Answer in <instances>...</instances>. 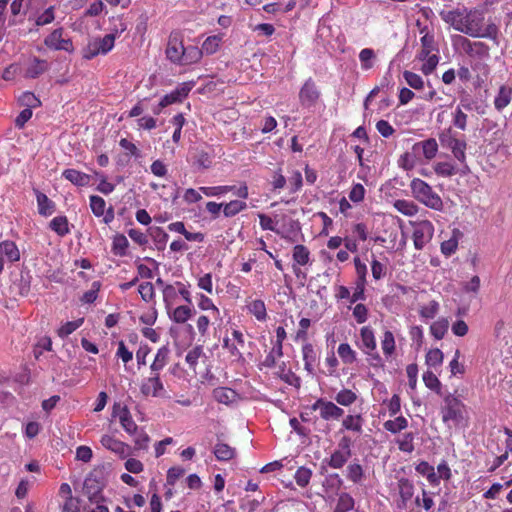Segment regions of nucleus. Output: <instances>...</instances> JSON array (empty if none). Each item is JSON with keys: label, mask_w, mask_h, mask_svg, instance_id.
<instances>
[{"label": "nucleus", "mask_w": 512, "mask_h": 512, "mask_svg": "<svg viewBox=\"0 0 512 512\" xmlns=\"http://www.w3.org/2000/svg\"><path fill=\"white\" fill-rule=\"evenodd\" d=\"M440 17L453 29L472 38L497 40L499 37V28L492 20H488L486 23L485 12L482 9H468L463 6L462 8L441 10Z\"/></svg>", "instance_id": "f257e3e1"}, {"label": "nucleus", "mask_w": 512, "mask_h": 512, "mask_svg": "<svg viewBox=\"0 0 512 512\" xmlns=\"http://www.w3.org/2000/svg\"><path fill=\"white\" fill-rule=\"evenodd\" d=\"M472 105L469 101L461 100L459 105L451 112V125L444 127L438 132V139L444 149L451 151L458 162H460L461 172L465 174L469 170L467 164L466 151L468 142L465 135H460L459 131H466L469 127V115Z\"/></svg>", "instance_id": "f03ea898"}, {"label": "nucleus", "mask_w": 512, "mask_h": 512, "mask_svg": "<svg viewBox=\"0 0 512 512\" xmlns=\"http://www.w3.org/2000/svg\"><path fill=\"white\" fill-rule=\"evenodd\" d=\"M166 58L171 63L178 65H190L198 63L201 60V51L199 47L190 44L185 46L184 33L180 29H174L170 32L166 44Z\"/></svg>", "instance_id": "7ed1b4c3"}, {"label": "nucleus", "mask_w": 512, "mask_h": 512, "mask_svg": "<svg viewBox=\"0 0 512 512\" xmlns=\"http://www.w3.org/2000/svg\"><path fill=\"white\" fill-rule=\"evenodd\" d=\"M164 291H178L179 298L181 297L185 305H178L175 307H168V315L170 320L175 323H186L192 317L195 310L193 308L192 295L190 292V286L186 283L177 281L174 283H167L164 285Z\"/></svg>", "instance_id": "20e7f679"}, {"label": "nucleus", "mask_w": 512, "mask_h": 512, "mask_svg": "<svg viewBox=\"0 0 512 512\" xmlns=\"http://www.w3.org/2000/svg\"><path fill=\"white\" fill-rule=\"evenodd\" d=\"M412 197L418 203L425 205L429 209L441 211L444 209V202L433 186L429 185L420 178H413L410 182Z\"/></svg>", "instance_id": "39448f33"}, {"label": "nucleus", "mask_w": 512, "mask_h": 512, "mask_svg": "<svg viewBox=\"0 0 512 512\" xmlns=\"http://www.w3.org/2000/svg\"><path fill=\"white\" fill-rule=\"evenodd\" d=\"M105 485L104 466L94 468L83 483V492L88 497L91 504L100 503L103 500L101 493Z\"/></svg>", "instance_id": "423d86ee"}, {"label": "nucleus", "mask_w": 512, "mask_h": 512, "mask_svg": "<svg viewBox=\"0 0 512 512\" xmlns=\"http://www.w3.org/2000/svg\"><path fill=\"white\" fill-rule=\"evenodd\" d=\"M114 42L115 34L113 33L106 34L103 38H90L82 50L83 58L90 60L98 55L107 54L114 47Z\"/></svg>", "instance_id": "0eeeda50"}, {"label": "nucleus", "mask_w": 512, "mask_h": 512, "mask_svg": "<svg viewBox=\"0 0 512 512\" xmlns=\"http://www.w3.org/2000/svg\"><path fill=\"white\" fill-rule=\"evenodd\" d=\"M465 408V404L461 401V399L454 397L452 394H448L444 398V405L442 407V421L444 423L450 422H460L463 418V409Z\"/></svg>", "instance_id": "6e6552de"}, {"label": "nucleus", "mask_w": 512, "mask_h": 512, "mask_svg": "<svg viewBox=\"0 0 512 512\" xmlns=\"http://www.w3.org/2000/svg\"><path fill=\"white\" fill-rule=\"evenodd\" d=\"M413 225V244L416 249H422L429 243L434 234V227L430 220H419Z\"/></svg>", "instance_id": "1a4fd4ad"}, {"label": "nucleus", "mask_w": 512, "mask_h": 512, "mask_svg": "<svg viewBox=\"0 0 512 512\" xmlns=\"http://www.w3.org/2000/svg\"><path fill=\"white\" fill-rule=\"evenodd\" d=\"M311 409L318 410L320 418L324 420H338L345 414V410L343 408L338 407L336 403L323 398L316 399Z\"/></svg>", "instance_id": "9d476101"}, {"label": "nucleus", "mask_w": 512, "mask_h": 512, "mask_svg": "<svg viewBox=\"0 0 512 512\" xmlns=\"http://www.w3.org/2000/svg\"><path fill=\"white\" fill-rule=\"evenodd\" d=\"M245 346V339L242 331L233 329L231 337L225 336L223 341V347L233 357L234 360H242V350Z\"/></svg>", "instance_id": "9b49d317"}, {"label": "nucleus", "mask_w": 512, "mask_h": 512, "mask_svg": "<svg viewBox=\"0 0 512 512\" xmlns=\"http://www.w3.org/2000/svg\"><path fill=\"white\" fill-rule=\"evenodd\" d=\"M321 96V92L317 88L316 82L313 78L309 77L300 87L298 94L301 106L313 107Z\"/></svg>", "instance_id": "f8f14e48"}, {"label": "nucleus", "mask_w": 512, "mask_h": 512, "mask_svg": "<svg viewBox=\"0 0 512 512\" xmlns=\"http://www.w3.org/2000/svg\"><path fill=\"white\" fill-rule=\"evenodd\" d=\"M293 272L297 278H306V273H303L301 265H306L310 261V249L304 244H296L293 247Z\"/></svg>", "instance_id": "ddd939ff"}, {"label": "nucleus", "mask_w": 512, "mask_h": 512, "mask_svg": "<svg viewBox=\"0 0 512 512\" xmlns=\"http://www.w3.org/2000/svg\"><path fill=\"white\" fill-rule=\"evenodd\" d=\"M116 432L111 435H104L101 439L102 445L113 452L119 459L125 460L128 456L126 444L116 436Z\"/></svg>", "instance_id": "4468645a"}, {"label": "nucleus", "mask_w": 512, "mask_h": 512, "mask_svg": "<svg viewBox=\"0 0 512 512\" xmlns=\"http://www.w3.org/2000/svg\"><path fill=\"white\" fill-rule=\"evenodd\" d=\"M140 392L143 396H163L165 389L163 382L159 378V374L153 373L149 378L143 380L140 385Z\"/></svg>", "instance_id": "2eb2a0df"}, {"label": "nucleus", "mask_w": 512, "mask_h": 512, "mask_svg": "<svg viewBox=\"0 0 512 512\" xmlns=\"http://www.w3.org/2000/svg\"><path fill=\"white\" fill-rule=\"evenodd\" d=\"M415 487L411 480L407 477L399 478L398 480V494L400 500L398 502V509L406 510L409 502L414 495Z\"/></svg>", "instance_id": "dca6fc26"}, {"label": "nucleus", "mask_w": 512, "mask_h": 512, "mask_svg": "<svg viewBox=\"0 0 512 512\" xmlns=\"http://www.w3.org/2000/svg\"><path fill=\"white\" fill-rule=\"evenodd\" d=\"M62 34V28L55 29L48 37H46L44 41L45 45L56 50L72 51L73 45L71 40L63 39Z\"/></svg>", "instance_id": "f3484780"}, {"label": "nucleus", "mask_w": 512, "mask_h": 512, "mask_svg": "<svg viewBox=\"0 0 512 512\" xmlns=\"http://www.w3.org/2000/svg\"><path fill=\"white\" fill-rule=\"evenodd\" d=\"M360 341L359 348L367 355H372L373 351L376 350L377 344L375 340L374 331L370 326H363L360 329Z\"/></svg>", "instance_id": "a211bd4d"}, {"label": "nucleus", "mask_w": 512, "mask_h": 512, "mask_svg": "<svg viewBox=\"0 0 512 512\" xmlns=\"http://www.w3.org/2000/svg\"><path fill=\"white\" fill-rule=\"evenodd\" d=\"M197 306L201 311L208 312V315L212 317L213 320H220L221 311L219 307L216 306L213 299L205 294H197L196 295Z\"/></svg>", "instance_id": "6ab92c4d"}, {"label": "nucleus", "mask_w": 512, "mask_h": 512, "mask_svg": "<svg viewBox=\"0 0 512 512\" xmlns=\"http://www.w3.org/2000/svg\"><path fill=\"white\" fill-rule=\"evenodd\" d=\"M421 50L417 54V58L420 60L426 59L429 57V54L433 52V50H437L435 46V39L433 34L428 33L427 28L421 29Z\"/></svg>", "instance_id": "aec40b11"}, {"label": "nucleus", "mask_w": 512, "mask_h": 512, "mask_svg": "<svg viewBox=\"0 0 512 512\" xmlns=\"http://www.w3.org/2000/svg\"><path fill=\"white\" fill-rule=\"evenodd\" d=\"M213 398L221 404H232L239 398L236 390L228 387H218L212 390Z\"/></svg>", "instance_id": "412c9836"}, {"label": "nucleus", "mask_w": 512, "mask_h": 512, "mask_svg": "<svg viewBox=\"0 0 512 512\" xmlns=\"http://www.w3.org/2000/svg\"><path fill=\"white\" fill-rule=\"evenodd\" d=\"M213 453L217 461L227 462L236 457L237 451L228 443L218 442L214 446Z\"/></svg>", "instance_id": "4be33fe9"}, {"label": "nucleus", "mask_w": 512, "mask_h": 512, "mask_svg": "<svg viewBox=\"0 0 512 512\" xmlns=\"http://www.w3.org/2000/svg\"><path fill=\"white\" fill-rule=\"evenodd\" d=\"M512 99V87L502 84L498 89L497 96L494 97V107L497 111H503L510 104Z\"/></svg>", "instance_id": "5701e85b"}, {"label": "nucleus", "mask_w": 512, "mask_h": 512, "mask_svg": "<svg viewBox=\"0 0 512 512\" xmlns=\"http://www.w3.org/2000/svg\"><path fill=\"white\" fill-rule=\"evenodd\" d=\"M130 426L132 427V421L130 422ZM131 437L134 442L133 451H147L150 437L143 429L135 427L133 432L131 431Z\"/></svg>", "instance_id": "b1692460"}, {"label": "nucleus", "mask_w": 512, "mask_h": 512, "mask_svg": "<svg viewBox=\"0 0 512 512\" xmlns=\"http://www.w3.org/2000/svg\"><path fill=\"white\" fill-rule=\"evenodd\" d=\"M301 351L305 370H307L309 373H313L314 365L317 361V351L314 349V346L311 343H305L302 346Z\"/></svg>", "instance_id": "393cba45"}, {"label": "nucleus", "mask_w": 512, "mask_h": 512, "mask_svg": "<svg viewBox=\"0 0 512 512\" xmlns=\"http://www.w3.org/2000/svg\"><path fill=\"white\" fill-rule=\"evenodd\" d=\"M415 469L421 476L426 477L430 485L438 486L437 472L429 462L421 461L416 464Z\"/></svg>", "instance_id": "a878e982"}, {"label": "nucleus", "mask_w": 512, "mask_h": 512, "mask_svg": "<svg viewBox=\"0 0 512 512\" xmlns=\"http://www.w3.org/2000/svg\"><path fill=\"white\" fill-rule=\"evenodd\" d=\"M170 350L167 346H162L157 350V354L154 356V361L150 365L152 373L159 374V371L164 368L168 363Z\"/></svg>", "instance_id": "bb28decb"}, {"label": "nucleus", "mask_w": 512, "mask_h": 512, "mask_svg": "<svg viewBox=\"0 0 512 512\" xmlns=\"http://www.w3.org/2000/svg\"><path fill=\"white\" fill-rule=\"evenodd\" d=\"M356 501L349 492H340L333 512H349L354 509Z\"/></svg>", "instance_id": "cd10ccee"}, {"label": "nucleus", "mask_w": 512, "mask_h": 512, "mask_svg": "<svg viewBox=\"0 0 512 512\" xmlns=\"http://www.w3.org/2000/svg\"><path fill=\"white\" fill-rule=\"evenodd\" d=\"M364 418L361 414H348L342 420V427L355 433H362Z\"/></svg>", "instance_id": "c85d7f7f"}, {"label": "nucleus", "mask_w": 512, "mask_h": 512, "mask_svg": "<svg viewBox=\"0 0 512 512\" xmlns=\"http://www.w3.org/2000/svg\"><path fill=\"white\" fill-rule=\"evenodd\" d=\"M65 179L77 186L89 185L91 176L75 169H66L63 172Z\"/></svg>", "instance_id": "c756f323"}, {"label": "nucleus", "mask_w": 512, "mask_h": 512, "mask_svg": "<svg viewBox=\"0 0 512 512\" xmlns=\"http://www.w3.org/2000/svg\"><path fill=\"white\" fill-rule=\"evenodd\" d=\"M430 334L436 339H444L449 330V321L446 317H440V319L432 322L429 327Z\"/></svg>", "instance_id": "7c9ffc66"}, {"label": "nucleus", "mask_w": 512, "mask_h": 512, "mask_svg": "<svg viewBox=\"0 0 512 512\" xmlns=\"http://www.w3.org/2000/svg\"><path fill=\"white\" fill-rule=\"evenodd\" d=\"M394 208L406 216H414L418 214L420 208L413 200L397 199L394 202Z\"/></svg>", "instance_id": "2f4dec72"}, {"label": "nucleus", "mask_w": 512, "mask_h": 512, "mask_svg": "<svg viewBox=\"0 0 512 512\" xmlns=\"http://www.w3.org/2000/svg\"><path fill=\"white\" fill-rule=\"evenodd\" d=\"M34 191L37 198L39 214L44 216L51 215L55 210V204L44 193L37 189H34Z\"/></svg>", "instance_id": "473e14b6"}, {"label": "nucleus", "mask_w": 512, "mask_h": 512, "mask_svg": "<svg viewBox=\"0 0 512 512\" xmlns=\"http://www.w3.org/2000/svg\"><path fill=\"white\" fill-rule=\"evenodd\" d=\"M247 310L255 317L258 321L267 320V307L263 300H253L248 303Z\"/></svg>", "instance_id": "72a5a7b5"}, {"label": "nucleus", "mask_w": 512, "mask_h": 512, "mask_svg": "<svg viewBox=\"0 0 512 512\" xmlns=\"http://www.w3.org/2000/svg\"><path fill=\"white\" fill-rule=\"evenodd\" d=\"M409 422L406 417L398 416L394 419H389L388 421L383 423V428L386 429L387 432L396 434L402 432V430L407 429Z\"/></svg>", "instance_id": "f704fd0d"}, {"label": "nucleus", "mask_w": 512, "mask_h": 512, "mask_svg": "<svg viewBox=\"0 0 512 512\" xmlns=\"http://www.w3.org/2000/svg\"><path fill=\"white\" fill-rule=\"evenodd\" d=\"M222 35L215 34L214 36H210L203 41L202 47L199 48L201 51V57L204 53L206 54H214L220 48L222 42Z\"/></svg>", "instance_id": "c9c22d12"}, {"label": "nucleus", "mask_w": 512, "mask_h": 512, "mask_svg": "<svg viewBox=\"0 0 512 512\" xmlns=\"http://www.w3.org/2000/svg\"><path fill=\"white\" fill-rule=\"evenodd\" d=\"M346 477L353 483H360L364 477V467L359 462H350L346 468Z\"/></svg>", "instance_id": "e433bc0d"}, {"label": "nucleus", "mask_w": 512, "mask_h": 512, "mask_svg": "<svg viewBox=\"0 0 512 512\" xmlns=\"http://www.w3.org/2000/svg\"><path fill=\"white\" fill-rule=\"evenodd\" d=\"M349 461V458L340 450L339 447L335 451L332 452V454L329 456V458H325L324 462L331 467V468H342L344 465Z\"/></svg>", "instance_id": "4c0bfd02"}, {"label": "nucleus", "mask_w": 512, "mask_h": 512, "mask_svg": "<svg viewBox=\"0 0 512 512\" xmlns=\"http://www.w3.org/2000/svg\"><path fill=\"white\" fill-rule=\"evenodd\" d=\"M0 252L11 262H15L20 259L19 249L12 241L6 240L0 242Z\"/></svg>", "instance_id": "58836bf2"}, {"label": "nucleus", "mask_w": 512, "mask_h": 512, "mask_svg": "<svg viewBox=\"0 0 512 512\" xmlns=\"http://www.w3.org/2000/svg\"><path fill=\"white\" fill-rule=\"evenodd\" d=\"M116 417L119 418V423L125 431H128V406L125 404L122 408L119 403H115L113 412L111 414V425L114 423Z\"/></svg>", "instance_id": "ea45409f"}, {"label": "nucleus", "mask_w": 512, "mask_h": 512, "mask_svg": "<svg viewBox=\"0 0 512 512\" xmlns=\"http://www.w3.org/2000/svg\"><path fill=\"white\" fill-rule=\"evenodd\" d=\"M382 351L386 359L391 357L395 351V336L391 330H386L381 341Z\"/></svg>", "instance_id": "a19ab883"}, {"label": "nucleus", "mask_w": 512, "mask_h": 512, "mask_svg": "<svg viewBox=\"0 0 512 512\" xmlns=\"http://www.w3.org/2000/svg\"><path fill=\"white\" fill-rule=\"evenodd\" d=\"M248 208L247 203L243 202V200H231L229 203L224 204L223 213L227 218H232V216H235L240 213V211H243Z\"/></svg>", "instance_id": "79ce46f5"}, {"label": "nucleus", "mask_w": 512, "mask_h": 512, "mask_svg": "<svg viewBox=\"0 0 512 512\" xmlns=\"http://www.w3.org/2000/svg\"><path fill=\"white\" fill-rule=\"evenodd\" d=\"M202 356H205L203 346L196 345L193 346L191 350H189L185 356V361L190 369L196 370L198 360L201 359Z\"/></svg>", "instance_id": "37998d69"}, {"label": "nucleus", "mask_w": 512, "mask_h": 512, "mask_svg": "<svg viewBox=\"0 0 512 512\" xmlns=\"http://www.w3.org/2000/svg\"><path fill=\"white\" fill-rule=\"evenodd\" d=\"M47 70V63L45 60H41L38 58H34L31 65L27 68L25 77L27 78H37L39 75L43 74Z\"/></svg>", "instance_id": "c03bdc74"}, {"label": "nucleus", "mask_w": 512, "mask_h": 512, "mask_svg": "<svg viewBox=\"0 0 512 512\" xmlns=\"http://www.w3.org/2000/svg\"><path fill=\"white\" fill-rule=\"evenodd\" d=\"M337 353L344 364H353L357 359L355 350L348 343H342L338 346Z\"/></svg>", "instance_id": "a18cd8bd"}, {"label": "nucleus", "mask_w": 512, "mask_h": 512, "mask_svg": "<svg viewBox=\"0 0 512 512\" xmlns=\"http://www.w3.org/2000/svg\"><path fill=\"white\" fill-rule=\"evenodd\" d=\"M376 60L375 51L372 48H363L359 52V61L363 70H368L374 67Z\"/></svg>", "instance_id": "49530a36"}, {"label": "nucleus", "mask_w": 512, "mask_h": 512, "mask_svg": "<svg viewBox=\"0 0 512 512\" xmlns=\"http://www.w3.org/2000/svg\"><path fill=\"white\" fill-rule=\"evenodd\" d=\"M357 399V394L353 392L352 389H341L338 393H336L335 401L336 403L342 405L343 407H349L355 403Z\"/></svg>", "instance_id": "de8ad7c7"}, {"label": "nucleus", "mask_w": 512, "mask_h": 512, "mask_svg": "<svg viewBox=\"0 0 512 512\" xmlns=\"http://www.w3.org/2000/svg\"><path fill=\"white\" fill-rule=\"evenodd\" d=\"M200 192L206 196H219L235 190L234 185L200 186Z\"/></svg>", "instance_id": "09e8293b"}, {"label": "nucleus", "mask_w": 512, "mask_h": 512, "mask_svg": "<svg viewBox=\"0 0 512 512\" xmlns=\"http://www.w3.org/2000/svg\"><path fill=\"white\" fill-rule=\"evenodd\" d=\"M414 433L406 432L397 439L398 449L402 452L412 453L414 452Z\"/></svg>", "instance_id": "8fccbe9b"}, {"label": "nucleus", "mask_w": 512, "mask_h": 512, "mask_svg": "<svg viewBox=\"0 0 512 512\" xmlns=\"http://www.w3.org/2000/svg\"><path fill=\"white\" fill-rule=\"evenodd\" d=\"M313 472L310 468L301 466L295 471V481L298 486L306 487L309 485Z\"/></svg>", "instance_id": "3c124183"}, {"label": "nucleus", "mask_w": 512, "mask_h": 512, "mask_svg": "<svg viewBox=\"0 0 512 512\" xmlns=\"http://www.w3.org/2000/svg\"><path fill=\"white\" fill-rule=\"evenodd\" d=\"M434 170L437 175L444 177L456 175L460 171L456 165L449 163V161H440L435 165Z\"/></svg>", "instance_id": "603ef678"}, {"label": "nucleus", "mask_w": 512, "mask_h": 512, "mask_svg": "<svg viewBox=\"0 0 512 512\" xmlns=\"http://www.w3.org/2000/svg\"><path fill=\"white\" fill-rule=\"evenodd\" d=\"M50 228L55 231L59 236H64L69 233L68 220L65 216H58L50 222Z\"/></svg>", "instance_id": "864d4df0"}, {"label": "nucleus", "mask_w": 512, "mask_h": 512, "mask_svg": "<svg viewBox=\"0 0 512 512\" xmlns=\"http://www.w3.org/2000/svg\"><path fill=\"white\" fill-rule=\"evenodd\" d=\"M421 148L425 159L432 160L438 151V144L436 139L430 137L427 140L421 141Z\"/></svg>", "instance_id": "5fc2aeb1"}, {"label": "nucleus", "mask_w": 512, "mask_h": 512, "mask_svg": "<svg viewBox=\"0 0 512 512\" xmlns=\"http://www.w3.org/2000/svg\"><path fill=\"white\" fill-rule=\"evenodd\" d=\"M440 310L439 302L436 300L429 301L427 305H423L419 309V315L422 318H425L426 320H429V318H434L437 316L438 312Z\"/></svg>", "instance_id": "6e6d98bb"}, {"label": "nucleus", "mask_w": 512, "mask_h": 512, "mask_svg": "<svg viewBox=\"0 0 512 512\" xmlns=\"http://www.w3.org/2000/svg\"><path fill=\"white\" fill-rule=\"evenodd\" d=\"M423 382L428 389L434 390L437 394H441V383L436 374L427 370L423 374Z\"/></svg>", "instance_id": "4d7b16f0"}, {"label": "nucleus", "mask_w": 512, "mask_h": 512, "mask_svg": "<svg viewBox=\"0 0 512 512\" xmlns=\"http://www.w3.org/2000/svg\"><path fill=\"white\" fill-rule=\"evenodd\" d=\"M444 360V354L440 349H430L425 355V362L428 366H440Z\"/></svg>", "instance_id": "13d9d810"}, {"label": "nucleus", "mask_w": 512, "mask_h": 512, "mask_svg": "<svg viewBox=\"0 0 512 512\" xmlns=\"http://www.w3.org/2000/svg\"><path fill=\"white\" fill-rule=\"evenodd\" d=\"M403 77L407 84L413 89H422L424 88L425 82L423 81V78L419 76L418 73L411 72V71H404Z\"/></svg>", "instance_id": "bf43d9fd"}, {"label": "nucleus", "mask_w": 512, "mask_h": 512, "mask_svg": "<svg viewBox=\"0 0 512 512\" xmlns=\"http://www.w3.org/2000/svg\"><path fill=\"white\" fill-rule=\"evenodd\" d=\"M211 318V316L204 314L197 316L196 330L198 331L200 337L208 336Z\"/></svg>", "instance_id": "052dcab7"}, {"label": "nucleus", "mask_w": 512, "mask_h": 512, "mask_svg": "<svg viewBox=\"0 0 512 512\" xmlns=\"http://www.w3.org/2000/svg\"><path fill=\"white\" fill-rule=\"evenodd\" d=\"M423 62L424 63L421 66V71L425 75H429L433 73V71L437 68L439 57L437 54L432 52L428 54V57H426V59H424Z\"/></svg>", "instance_id": "680f3d73"}, {"label": "nucleus", "mask_w": 512, "mask_h": 512, "mask_svg": "<svg viewBox=\"0 0 512 512\" xmlns=\"http://www.w3.org/2000/svg\"><path fill=\"white\" fill-rule=\"evenodd\" d=\"M84 322V318H79L75 321L66 322L58 330V335L61 338H65L79 328Z\"/></svg>", "instance_id": "e2e57ef3"}, {"label": "nucleus", "mask_w": 512, "mask_h": 512, "mask_svg": "<svg viewBox=\"0 0 512 512\" xmlns=\"http://www.w3.org/2000/svg\"><path fill=\"white\" fill-rule=\"evenodd\" d=\"M366 189L363 184L357 183L352 185L351 190L348 193V198L353 203H360L365 198Z\"/></svg>", "instance_id": "0e129e2a"}, {"label": "nucleus", "mask_w": 512, "mask_h": 512, "mask_svg": "<svg viewBox=\"0 0 512 512\" xmlns=\"http://www.w3.org/2000/svg\"><path fill=\"white\" fill-rule=\"evenodd\" d=\"M128 241L123 234L116 235L113 240L112 251L115 255L123 256L126 253Z\"/></svg>", "instance_id": "69168bd1"}, {"label": "nucleus", "mask_w": 512, "mask_h": 512, "mask_svg": "<svg viewBox=\"0 0 512 512\" xmlns=\"http://www.w3.org/2000/svg\"><path fill=\"white\" fill-rule=\"evenodd\" d=\"M171 123H173L175 127L172 139L175 143H177L180 141L182 136V127L186 123V118L182 114H177L172 118Z\"/></svg>", "instance_id": "338daca9"}, {"label": "nucleus", "mask_w": 512, "mask_h": 512, "mask_svg": "<svg viewBox=\"0 0 512 512\" xmlns=\"http://www.w3.org/2000/svg\"><path fill=\"white\" fill-rule=\"evenodd\" d=\"M342 485V480L338 474L328 475L323 482L324 491H337Z\"/></svg>", "instance_id": "774afa93"}]
</instances>
